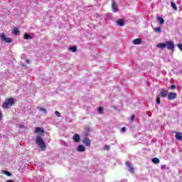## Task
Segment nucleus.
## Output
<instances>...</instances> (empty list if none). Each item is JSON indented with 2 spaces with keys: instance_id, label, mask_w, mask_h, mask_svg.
I'll return each mask as SVG.
<instances>
[{
  "instance_id": "16",
  "label": "nucleus",
  "mask_w": 182,
  "mask_h": 182,
  "mask_svg": "<svg viewBox=\"0 0 182 182\" xmlns=\"http://www.w3.org/2000/svg\"><path fill=\"white\" fill-rule=\"evenodd\" d=\"M152 163H154V164H159V163H160V159H159V158H153L152 159Z\"/></svg>"
},
{
  "instance_id": "15",
  "label": "nucleus",
  "mask_w": 182,
  "mask_h": 182,
  "mask_svg": "<svg viewBox=\"0 0 182 182\" xmlns=\"http://www.w3.org/2000/svg\"><path fill=\"white\" fill-rule=\"evenodd\" d=\"M117 23L119 26H123V25H124V21H123V19H119L117 20Z\"/></svg>"
},
{
  "instance_id": "25",
  "label": "nucleus",
  "mask_w": 182,
  "mask_h": 182,
  "mask_svg": "<svg viewBox=\"0 0 182 182\" xmlns=\"http://www.w3.org/2000/svg\"><path fill=\"white\" fill-rule=\"evenodd\" d=\"M176 87H177V86L176 85H171V87H170L171 90H174V89H176Z\"/></svg>"
},
{
  "instance_id": "33",
  "label": "nucleus",
  "mask_w": 182,
  "mask_h": 182,
  "mask_svg": "<svg viewBox=\"0 0 182 182\" xmlns=\"http://www.w3.org/2000/svg\"><path fill=\"white\" fill-rule=\"evenodd\" d=\"M0 119H2V112L0 111Z\"/></svg>"
},
{
  "instance_id": "5",
  "label": "nucleus",
  "mask_w": 182,
  "mask_h": 182,
  "mask_svg": "<svg viewBox=\"0 0 182 182\" xmlns=\"http://www.w3.org/2000/svg\"><path fill=\"white\" fill-rule=\"evenodd\" d=\"M177 97V93L174 92H169L168 95V100H174Z\"/></svg>"
},
{
  "instance_id": "21",
  "label": "nucleus",
  "mask_w": 182,
  "mask_h": 182,
  "mask_svg": "<svg viewBox=\"0 0 182 182\" xmlns=\"http://www.w3.org/2000/svg\"><path fill=\"white\" fill-rule=\"evenodd\" d=\"M13 33L14 35H18V33H19V30L15 28L13 30Z\"/></svg>"
},
{
  "instance_id": "14",
  "label": "nucleus",
  "mask_w": 182,
  "mask_h": 182,
  "mask_svg": "<svg viewBox=\"0 0 182 182\" xmlns=\"http://www.w3.org/2000/svg\"><path fill=\"white\" fill-rule=\"evenodd\" d=\"M156 19L159 22L160 25H163L164 23V19L163 18L157 16Z\"/></svg>"
},
{
  "instance_id": "24",
  "label": "nucleus",
  "mask_w": 182,
  "mask_h": 182,
  "mask_svg": "<svg viewBox=\"0 0 182 182\" xmlns=\"http://www.w3.org/2000/svg\"><path fill=\"white\" fill-rule=\"evenodd\" d=\"M4 174H6V176H8V177H11V174L9 171H4Z\"/></svg>"
},
{
  "instance_id": "28",
  "label": "nucleus",
  "mask_w": 182,
  "mask_h": 182,
  "mask_svg": "<svg viewBox=\"0 0 182 182\" xmlns=\"http://www.w3.org/2000/svg\"><path fill=\"white\" fill-rule=\"evenodd\" d=\"M134 117H135V115H132V117H130L131 122H134Z\"/></svg>"
},
{
  "instance_id": "30",
  "label": "nucleus",
  "mask_w": 182,
  "mask_h": 182,
  "mask_svg": "<svg viewBox=\"0 0 182 182\" xmlns=\"http://www.w3.org/2000/svg\"><path fill=\"white\" fill-rule=\"evenodd\" d=\"M41 112H43V113H46V109H45V108H41Z\"/></svg>"
},
{
  "instance_id": "27",
  "label": "nucleus",
  "mask_w": 182,
  "mask_h": 182,
  "mask_svg": "<svg viewBox=\"0 0 182 182\" xmlns=\"http://www.w3.org/2000/svg\"><path fill=\"white\" fill-rule=\"evenodd\" d=\"M55 114L58 117H60V112H59L58 111H55Z\"/></svg>"
},
{
  "instance_id": "1",
  "label": "nucleus",
  "mask_w": 182,
  "mask_h": 182,
  "mask_svg": "<svg viewBox=\"0 0 182 182\" xmlns=\"http://www.w3.org/2000/svg\"><path fill=\"white\" fill-rule=\"evenodd\" d=\"M33 133L34 134H37L36 144L41 150H45L46 149V144H45V141H43V138H42V136H45V130L41 127H36Z\"/></svg>"
},
{
  "instance_id": "32",
  "label": "nucleus",
  "mask_w": 182,
  "mask_h": 182,
  "mask_svg": "<svg viewBox=\"0 0 182 182\" xmlns=\"http://www.w3.org/2000/svg\"><path fill=\"white\" fill-rule=\"evenodd\" d=\"M6 182H14L12 179H9L8 181H6Z\"/></svg>"
},
{
  "instance_id": "17",
  "label": "nucleus",
  "mask_w": 182,
  "mask_h": 182,
  "mask_svg": "<svg viewBox=\"0 0 182 182\" xmlns=\"http://www.w3.org/2000/svg\"><path fill=\"white\" fill-rule=\"evenodd\" d=\"M23 38H24V39H26V40L32 39V36H31V34L26 33H24Z\"/></svg>"
},
{
  "instance_id": "19",
  "label": "nucleus",
  "mask_w": 182,
  "mask_h": 182,
  "mask_svg": "<svg viewBox=\"0 0 182 182\" xmlns=\"http://www.w3.org/2000/svg\"><path fill=\"white\" fill-rule=\"evenodd\" d=\"M154 31L157 33H161V27H157L154 28Z\"/></svg>"
},
{
  "instance_id": "8",
  "label": "nucleus",
  "mask_w": 182,
  "mask_h": 182,
  "mask_svg": "<svg viewBox=\"0 0 182 182\" xmlns=\"http://www.w3.org/2000/svg\"><path fill=\"white\" fill-rule=\"evenodd\" d=\"M125 164L128 167L129 171L133 174V173H134V168L132 166V164H130L129 161H126Z\"/></svg>"
},
{
  "instance_id": "10",
  "label": "nucleus",
  "mask_w": 182,
  "mask_h": 182,
  "mask_svg": "<svg viewBox=\"0 0 182 182\" xmlns=\"http://www.w3.org/2000/svg\"><path fill=\"white\" fill-rule=\"evenodd\" d=\"M168 93V91L167 90H162L161 92L159 93V95L161 97H167V95Z\"/></svg>"
},
{
  "instance_id": "31",
  "label": "nucleus",
  "mask_w": 182,
  "mask_h": 182,
  "mask_svg": "<svg viewBox=\"0 0 182 182\" xmlns=\"http://www.w3.org/2000/svg\"><path fill=\"white\" fill-rule=\"evenodd\" d=\"M122 132H126V127H124L122 128Z\"/></svg>"
},
{
  "instance_id": "26",
  "label": "nucleus",
  "mask_w": 182,
  "mask_h": 182,
  "mask_svg": "<svg viewBox=\"0 0 182 182\" xmlns=\"http://www.w3.org/2000/svg\"><path fill=\"white\" fill-rule=\"evenodd\" d=\"M104 150H110V146L109 145H105L104 147Z\"/></svg>"
},
{
  "instance_id": "12",
  "label": "nucleus",
  "mask_w": 182,
  "mask_h": 182,
  "mask_svg": "<svg viewBox=\"0 0 182 182\" xmlns=\"http://www.w3.org/2000/svg\"><path fill=\"white\" fill-rule=\"evenodd\" d=\"M141 38H136L132 41L134 45H140L141 43Z\"/></svg>"
},
{
  "instance_id": "13",
  "label": "nucleus",
  "mask_w": 182,
  "mask_h": 182,
  "mask_svg": "<svg viewBox=\"0 0 182 182\" xmlns=\"http://www.w3.org/2000/svg\"><path fill=\"white\" fill-rule=\"evenodd\" d=\"M77 150V151L83 152L86 150V148H85V146L83 145H80V146H78Z\"/></svg>"
},
{
  "instance_id": "7",
  "label": "nucleus",
  "mask_w": 182,
  "mask_h": 182,
  "mask_svg": "<svg viewBox=\"0 0 182 182\" xmlns=\"http://www.w3.org/2000/svg\"><path fill=\"white\" fill-rule=\"evenodd\" d=\"M82 143H83L85 146H90V144L92 143V141H91L89 138L85 137V138L83 139Z\"/></svg>"
},
{
  "instance_id": "18",
  "label": "nucleus",
  "mask_w": 182,
  "mask_h": 182,
  "mask_svg": "<svg viewBox=\"0 0 182 182\" xmlns=\"http://www.w3.org/2000/svg\"><path fill=\"white\" fill-rule=\"evenodd\" d=\"M171 5L174 11H177V5L175 4L174 1H171Z\"/></svg>"
},
{
  "instance_id": "22",
  "label": "nucleus",
  "mask_w": 182,
  "mask_h": 182,
  "mask_svg": "<svg viewBox=\"0 0 182 182\" xmlns=\"http://www.w3.org/2000/svg\"><path fill=\"white\" fill-rule=\"evenodd\" d=\"M98 113H100V114H102V113H103V107H99Z\"/></svg>"
},
{
  "instance_id": "23",
  "label": "nucleus",
  "mask_w": 182,
  "mask_h": 182,
  "mask_svg": "<svg viewBox=\"0 0 182 182\" xmlns=\"http://www.w3.org/2000/svg\"><path fill=\"white\" fill-rule=\"evenodd\" d=\"M156 103L157 105H160V103H161V100L160 99V97H156Z\"/></svg>"
},
{
  "instance_id": "29",
  "label": "nucleus",
  "mask_w": 182,
  "mask_h": 182,
  "mask_svg": "<svg viewBox=\"0 0 182 182\" xmlns=\"http://www.w3.org/2000/svg\"><path fill=\"white\" fill-rule=\"evenodd\" d=\"M166 167H167L166 165H162V166H161V170H166Z\"/></svg>"
},
{
  "instance_id": "34",
  "label": "nucleus",
  "mask_w": 182,
  "mask_h": 182,
  "mask_svg": "<svg viewBox=\"0 0 182 182\" xmlns=\"http://www.w3.org/2000/svg\"><path fill=\"white\" fill-rule=\"evenodd\" d=\"M26 63H29V60H26Z\"/></svg>"
},
{
  "instance_id": "4",
  "label": "nucleus",
  "mask_w": 182,
  "mask_h": 182,
  "mask_svg": "<svg viewBox=\"0 0 182 182\" xmlns=\"http://www.w3.org/2000/svg\"><path fill=\"white\" fill-rule=\"evenodd\" d=\"M0 38L3 42H5V43H11L12 39L11 38H6L5 36V33H1L0 34Z\"/></svg>"
},
{
  "instance_id": "11",
  "label": "nucleus",
  "mask_w": 182,
  "mask_h": 182,
  "mask_svg": "<svg viewBox=\"0 0 182 182\" xmlns=\"http://www.w3.org/2000/svg\"><path fill=\"white\" fill-rule=\"evenodd\" d=\"M175 133H176L175 137L176 140H179V141H182V133L177 132H175Z\"/></svg>"
},
{
  "instance_id": "6",
  "label": "nucleus",
  "mask_w": 182,
  "mask_h": 182,
  "mask_svg": "<svg viewBox=\"0 0 182 182\" xmlns=\"http://www.w3.org/2000/svg\"><path fill=\"white\" fill-rule=\"evenodd\" d=\"M112 9L113 12H117V11H119V6H117V4H116L114 0H112Z\"/></svg>"
},
{
  "instance_id": "3",
  "label": "nucleus",
  "mask_w": 182,
  "mask_h": 182,
  "mask_svg": "<svg viewBox=\"0 0 182 182\" xmlns=\"http://www.w3.org/2000/svg\"><path fill=\"white\" fill-rule=\"evenodd\" d=\"M15 105V98L10 97L5 100V102L2 105L3 109H9V107Z\"/></svg>"
},
{
  "instance_id": "9",
  "label": "nucleus",
  "mask_w": 182,
  "mask_h": 182,
  "mask_svg": "<svg viewBox=\"0 0 182 182\" xmlns=\"http://www.w3.org/2000/svg\"><path fill=\"white\" fill-rule=\"evenodd\" d=\"M73 140L75 141V143H79L80 141V136L77 134H75L73 136Z\"/></svg>"
},
{
  "instance_id": "2",
  "label": "nucleus",
  "mask_w": 182,
  "mask_h": 182,
  "mask_svg": "<svg viewBox=\"0 0 182 182\" xmlns=\"http://www.w3.org/2000/svg\"><path fill=\"white\" fill-rule=\"evenodd\" d=\"M156 48H159L162 50H164L166 48H167L168 50H173V49H174V43L173 41H168L166 43L157 44Z\"/></svg>"
},
{
  "instance_id": "20",
  "label": "nucleus",
  "mask_w": 182,
  "mask_h": 182,
  "mask_svg": "<svg viewBox=\"0 0 182 182\" xmlns=\"http://www.w3.org/2000/svg\"><path fill=\"white\" fill-rule=\"evenodd\" d=\"M69 50H72V52H76V50H77V48H76L75 46L74 47H69Z\"/></svg>"
}]
</instances>
